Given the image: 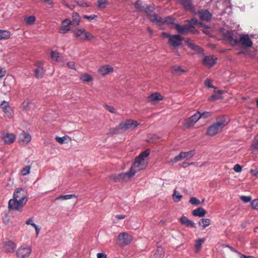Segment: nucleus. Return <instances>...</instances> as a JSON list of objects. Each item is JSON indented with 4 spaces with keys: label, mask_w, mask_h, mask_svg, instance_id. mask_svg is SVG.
<instances>
[{
    "label": "nucleus",
    "mask_w": 258,
    "mask_h": 258,
    "mask_svg": "<svg viewBox=\"0 0 258 258\" xmlns=\"http://www.w3.org/2000/svg\"><path fill=\"white\" fill-rule=\"evenodd\" d=\"M28 199L27 190L25 188L20 187L16 189L14 192L13 199L9 201V210H13L21 212Z\"/></svg>",
    "instance_id": "1"
},
{
    "label": "nucleus",
    "mask_w": 258,
    "mask_h": 258,
    "mask_svg": "<svg viewBox=\"0 0 258 258\" xmlns=\"http://www.w3.org/2000/svg\"><path fill=\"white\" fill-rule=\"evenodd\" d=\"M228 122L225 116H218L217 117L216 121L207 128L206 135L210 136L215 135L220 132Z\"/></svg>",
    "instance_id": "2"
},
{
    "label": "nucleus",
    "mask_w": 258,
    "mask_h": 258,
    "mask_svg": "<svg viewBox=\"0 0 258 258\" xmlns=\"http://www.w3.org/2000/svg\"><path fill=\"white\" fill-rule=\"evenodd\" d=\"M139 124L137 121L128 119L125 121L121 122L115 128H112L110 130V134H120L123 133L129 129L134 128Z\"/></svg>",
    "instance_id": "3"
},
{
    "label": "nucleus",
    "mask_w": 258,
    "mask_h": 258,
    "mask_svg": "<svg viewBox=\"0 0 258 258\" xmlns=\"http://www.w3.org/2000/svg\"><path fill=\"white\" fill-rule=\"evenodd\" d=\"M150 154V151L146 150L142 152L135 159V161L132 165V167L137 172L145 168V158L147 157Z\"/></svg>",
    "instance_id": "4"
},
{
    "label": "nucleus",
    "mask_w": 258,
    "mask_h": 258,
    "mask_svg": "<svg viewBox=\"0 0 258 258\" xmlns=\"http://www.w3.org/2000/svg\"><path fill=\"white\" fill-rule=\"evenodd\" d=\"M137 171L132 166L129 171L124 173H121L117 175H112L109 179L115 182L127 181L133 176Z\"/></svg>",
    "instance_id": "5"
},
{
    "label": "nucleus",
    "mask_w": 258,
    "mask_h": 258,
    "mask_svg": "<svg viewBox=\"0 0 258 258\" xmlns=\"http://www.w3.org/2000/svg\"><path fill=\"white\" fill-rule=\"evenodd\" d=\"M225 39L232 46L239 43V35L235 30H230L225 32L223 34Z\"/></svg>",
    "instance_id": "6"
},
{
    "label": "nucleus",
    "mask_w": 258,
    "mask_h": 258,
    "mask_svg": "<svg viewBox=\"0 0 258 258\" xmlns=\"http://www.w3.org/2000/svg\"><path fill=\"white\" fill-rule=\"evenodd\" d=\"M74 36L82 41H90L94 39V36L84 29H77L74 31Z\"/></svg>",
    "instance_id": "7"
},
{
    "label": "nucleus",
    "mask_w": 258,
    "mask_h": 258,
    "mask_svg": "<svg viewBox=\"0 0 258 258\" xmlns=\"http://www.w3.org/2000/svg\"><path fill=\"white\" fill-rule=\"evenodd\" d=\"M32 252L30 246L27 245H23L20 247L16 252L18 258H28Z\"/></svg>",
    "instance_id": "8"
},
{
    "label": "nucleus",
    "mask_w": 258,
    "mask_h": 258,
    "mask_svg": "<svg viewBox=\"0 0 258 258\" xmlns=\"http://www.w3.org/2000/svg\"><path fill=\"white\" fill-rule=\"evenodd\" d=\"M133 239L132 236L126 232L120 233L118 236L119 243L122 246L130 244Z\"/></svg>",
    "instance_id": "9"
},
{
    "label": "nucleus",
    "mask_w": 258,
    "mask_h": 258,
    "mask_svg": "<svg viewBox=\"0 0 258 258\" xmlns=\"http://www.w3.org/2000/svg\"><path fill=\"white\" fill-rule=\"evenodd\" d=\"M184 40V38L179 35H172L168 43L173 47H176L181 45L182 41Z\"/></svg>",
    "instance_id": "10"
},
{
    "label": "nucleus",
    "mask_w": 258,
    "mask_h": 258,
    "mask_svg": "<svg viewBox=\"0 0 258 258\" xmlns=\"http://www.w3.org/2000/svg\"><path fill=\"white\" fill-rule=\"evenodd\" d=\"M217 58L213 55H207L203 59L202 63L204 66L211 68L216 63Z\"/></svg>",
    "instance_id": "11"
},
{
    "label": "nucleus",
    "mask_w": 258,
    "mask_h": 258,
    "mask_svg": "<svg viewBox=\"0 0 258 258\" xmlns=\"http://www.w3.org/2000/svg\"><path fill=\"white\" fill-rule=\"evenodd\" d=\"M239 43L245 47L249 48L252 46V42L248 34H243L239 37Z\"/></svg>",
    "instance_id": "12"
},
{
    "label": "nucleus",
    "mask_w": 258,
    "mask_h": 258,
    "mask_svg": "<svg viewBox=\"0 0 258 258\" xmlns=\"http://www.w3.org/2000/svg\"><path fill=\"white\" fill-rule=\"evenodd\" d=\"M71 21L68 19H65L61 22V26L59 28V33L64 34L71 30L70 26L72 25Z\"/></svg>",
    "instance_id": "13"
},
{
    "label": "nucleus",
    "mask_w": 258,
    "mask_h": 258,
    "mask_svg": "<svg viewBox=\"0 0 258 258\" xmlns=\"http://www.w3.org/2000/svg\"><path fill=\"white\" fill-rule=\"evenodd\" d=\"M35 66L37 68L34 71V76L37 79H41L43 78L45 70L43 67V63L41 62H38L35 63Z\"/></svg>",
    "instance_id": "14"
},
{
    "label": "nucleus",
    "mask_w": 258,
    "mask_h": 258,
    "mask_svg": "<svg viewBox=\"0 0 258 258\" xmlns=\"http://www.w3.org/2000/svg\"><path fill=\"white\" fill-rule=\"evenodd\" d=\"M199 113L200 111H198L197 113H195L189 118H188L184 123V125L186 127H190L194 125L195 123H196L200 118Z\"/></svg>",
    "instance_id": "15"
},
{
    "label": "nucleus",
    "mask_w": 258,
    "mask_h": 258,
    "mask_svg": "<svg viewBox=\"0 0 258 258\" xmlns=\"http://www.w3.org/2000/svg\"><path fill=\"white\" fill-rule=\"evenodd\" d=\"M198 15L202 21H209L212 16V14L207 10H202L198 12Z\"/></svg>",
    "instance_id": "16"
},
{
    "label": "nucleus",
    "mask_w": 258,
    "mask_h": 258,
    "mask_svg": "<svg viewBox=\"0 0 258 258\" xmlns=\"http://www.w3.org/2000/svg\"><path fill=\"white\" fill-rule=\"evenodd\" d=\"M186 45L192 50L196 52L202 53L203 52V50L198 45H196L192 40H191L188 38L185 40Z\"/></svg>",
    "instance_id": "17"
},
{
    "label": "nucleus",
    "mask_w": 258,
    "mask_h": 258,
    "mask_svg": "<svg viewBox=\"0 0 258 258\" xmlns=\"http://www.w3.org/2000/svg\"><path fill=\"white\" fill-rule=\"evenodd\" d=\"M180 222L182 225L187 227L196 228V223L184 215L180 217Z\"/></svg>",
    "instance_id": "18"
},
{
    "label": "nucleus",
    "mask_w": 258,
    "mask_h": 258,
    "mask_svg": "<svg viewBox=\"0 0 258 258\" xmlns=\"http://www.w3.org/2000/svg\"><path fill=\"white\" fill-rule=\"evenodd\" d=\"M148 17L150 21L153 23L159 25L163 24V19L157 14H156L154 12H153V13H149Z\"/></svg>",
    "instance_id": "19"
},
{
    "label": "nucleus",
    "mask_w": 258,
    "mask_h": 258,
    "mask_svg": "<svg viewBox=\"0 0 258 258\" xmlns=\"http://www.w3.org/2000/svg\"><path fill=\"white\" fill-rule=\"evenodd\" d=\"M3 138L4 139V142L6 144H11L13 143L15 139L16 136L13 133H3Z\"/></svg>",
    "instance_id": "20"
},
{
    "label": "nucleus",
    "mask_w": 258,
    "mask_h": 258,
    "mask_svg": "<svg viewBox=\"0 0 258 258\" xmlns=\"http://www.w3.org/2000/svg\"><path fill=\"white\" fill-rule=\"evenodd\" d=\"M1 107L3 111L9 117H12V109L9 105L8 102L3 101L1 104Z\"/></svg>",
    "instance_id": "21"
},
{
    "label": "nucleus",
    "mask_w": 258,
    "mask_h": 258,
    "mask_svg": "<svg viewBox=\"0 0 258 258\" xmlns=\"http://www.w3.org/2000/svg\"><path fill=\"white\" fill-rule=\"evenodd\" d=\"M16 248V245L12 241H9L5 242L4 246V250L7 252H13Z\"/></svg>",
    "instance_id": "22"
},
{
    "label": "nucleus",
    "mask_w": 258,
    "mask_h": 258,
    "mask_svg": "<svg viewBox=\"0 0 258 258\" xmlns=\"http://www.w3.org/2000/svg\"><path fill=\"white\" fill-rule=\"evenodd\" d=\"M174 28L180 34H185L190 30V26L188 24L181 26L178 24H174Z\"/></svg>",
    "instance_id": "23"
},
{
    "label": "nucleus",
    "mask_w": 258,
    "mask_h": 258,
    "mask_svg": "<svg viewBox=\"0 0 258 258\" xmlns=\"http://www.w3.org/2000/svg\"><path fill=\"white\" fill-rule=\"evenodd\" d=\"M113 71V68L109 65L102 66L98 70L99 73L103 76Z\"/></svg>",
    "instance_id": "24"
},
{
    "label": "nucleus",
    "mask_w": 258,
    "mask_h": 258,
    "mask_svg": "<svg viewBox=\"0 0 258 258\" xmlns=\"http://www.w3.org/2000/svg\"><path fill=\"white\" fill-rule=\"evenodd\" d=\"M206 213V211L202 207L198 208L192 211V215L195 217H203Z\"/></svg>",
    "instance_id": "25"
},
{
    "label": "nucleus",
    "mask_w": 258,
    "mask_h": 258,
    "mask_svg": "<svg viewBox=\"0 0 258 258\" xmlns=\"http://www.w3.org/2000/svg\"><path fill=\"white\" fill-rule=\"evenodd\" d=\"M149 98L152 102H158L163 100V97L158 93H154L149 97Z\"/></svg>",
    "instance_id": "26"
},
{
    "label": "nucleus",
    "mask_w": 258,
    "mask_h": 258,
    "mask_svg": "<svg viewBox=\"0 0 258 258\" xmlns=\"http://www.w3.org/2000/svg\"><path fill=\"white\" fill-rule=\"evenodd\" d=\"M11 35V32L8 30H0V40L8 39Z\"/></svg>",
    "instance_id": "27"
},
{
    "label": "nucleus",
    "mask_w": 258,
    "mask_h": 258,
    "mask_svg": "<svg viewBox=\"0 0 258 258\" xmlns=\"http://www.w3.org/2000/svg\"><path fill=\"white\" fill-rule=\"evenodd\" d=\"M20 138L23 142L28 144L31 141V137L29 134L24 132L20 135Z\"/></svg>",
    "instance_id": "28"
},
{
    "label": "nucleus",
    "mask_w": 258,
    "mask_h": 258,
    "mask_svg": "<svg viewBox=\"0 0 258 258\" xmlns=\"http://www.w3.org/2000/svg\"><path fill=\"white\" fill-rule=\"evenodd\" d=\"M179 2L186 10H191L193 8L190 0H179Z\"/></svg>",
    "instance_id": "29"
},
{
    "label": "nucleus",
    "mask_w": 258,
    "mask_h": 258,
    "mask_svg": "<svg viewBox=\"0 0 258 258\" xmlns=\"http://www.w3.org/2000/svg\"><path fill=\"white\" fill-rule=\"evenodd\" d=\"M51 57L53 60L58 62L61 61L60 53L57 51H52L51 52Z\"/></svg>",
    "instance_id": "30"
},
{
    "label": "nucleus",
    "mask_w": 258,
    "mask_h": 258,
    "mask_svg": "<svg viewBox=\"0 0 258 258\" xmlns=\"http://www.w3.org/2000/svg\"><path fill=\"white\" fill-rule=\"evenodd\" d=\"M211 223L210 219L208 218H203L199 221V224L204 228L209 226Z\"/></svg>",
    "instance_id": "31"
},
{
    "label": "nucleus",
    "mask_w": 258,
    "mask_h": 258,
    "mask_svg": "<svg viewBox=\"0 0 258 258\" xmlns=\"http://www.w3.org/2000/svg\"><path fill=\"white\" fill-rule=\"evenodd\" d=\"M181 155L183 159H188L191 158L195 154V150H190L188 152H181Z\"/></svg>",
    "instance_id": "32"
},
{
    "label": "nucleus",
    "mask_w": 258,
    "mask_h": 258,
    "mask_svg": "<svg viewBox=\"0 0 258 258\" xmlns=\"http://www.w3.org/2000/svg\"><path fill=\"white\" fill-rule=\"evenodd\" d=\"M73 198H76L75 195L70 194V195H60L55 198V201L67 200L71 199Z\"/></svg>",
    "instance_id": "33"
},
{
    "label": "nucleus",
    "mask_w": 258,
    "mask_h": 258,
    "mask_svg": "<svg viewBox=\"0 0 258 258\" xmlns=\"http://www.w3.org/2000/svg\"><path fill=\"white\" fill-rule=\"evenodd\" d=\"M172 198L174 202H179L182 199V196L176 190H174L172 195Z\"/></svg>",
    "instance_id": "34"
},
{
    "label": "nucleus",
    "mask_w": 258,
    "mask_h": 258,
    "mask_svg": "<svg viewBox=\"0 0 258 258\" xmlns=\"http://www.w3.org/2000/svg\"><path fill=\"white\" fill-rule=\"evenodd\" d=\"M72 25L74 26H78L80 24V16L77 13H75L73 15V21H71Z\"/></svg>",
    "instance_id": "35"
},
{
    "label": "nucleus",
    "mask_w": 258,
    "mask_h": 258,
    "mask_svg": "<svg viewBox=\"0 0 258 258\" xmlns=\"http://www.w3.org/2000/svg\"><path fill=\"white\" fill-rule=\"evenodd\" d=\"M204 242H205L204 238H199L196 241L195 247V248L197 252L199 251L201 249L202 244Z\"/></svg>",
    "instance_id": "36"
},
{
    "label": "nucleus",
    "mask_w": 258,
    "mask_h": 258,
    "mask_svg": "<svg viewBox=\"0 0 258 258\" xmlns=\"http://www.w3.org/2000/svg\"><path fill=\"white\" fill-rule=\"evenodd\" d=\"M80 79L83 82H89L92 80V76L88 74H84L80 77Z\"/></svg>",
    "instance_id": "37"
},
{
    "label": "nucleus",
    "mask_w": 258,
    "mask_h": 258,
    "mask_svg": "<svg viewBox=\"0 0 258 258\" xmlns=\"http://www.w3.org/2000/svg\"><path fill=\"white\" fill-rule=\"evenodd\" d=\"M35 20L36 18L33 16H29L25 19V23L27 25H31L35 23Z\"/></svg>",
    "instance_id": "38"
},
{
    "label": "nucleus",
    "mask_w": 258,
    "mask_h": 258,
    "mask_svg": "<svg viewBox=\"0 0 258 258\" xmlns=\"http://www.w3.org/2000/svg\"><path fill=\"white\" fill-rule=\"evenodd\" d=\"M154 10V8L152 6L146 5L145 6H144V10L143 11L147 13L148 16L149 13H153Z\"/></svg>",
    "instance_id": "39"
},
{
    "label": "nucleus",
    "mask_w": 258,
    "mask_h": 258,
    "mask_svg": "<svg viewBox=\"0 0 258 258\" xmlns=\"http://www.w3.org/2000/svg\"><path fill=\"white\" fill-rule=\"evenodd\" d=\"M212 112H208V111H205L203 112H200L199 113V115L200 116V118H207L209 117H210L212 115Z\"/></svg>",
    "instance_id": "40"
},
{
    "label": "nucleus",
    "mask_w": 258,
    "mask_h": 258,
    "mask_svg": "<svg viewBox=\"0 0 258 258\" xmlns=\"http://www.w3.org/2000/svg\"><path fill=\"white\" fill-rule=\"evenodd\" d=\"M69 138L68 136H63L62 137H57L56 136L55 137V140L56 141V142H57L58 143L60 144H62L63 143H66V140Z\"/></svg>",
    "instance_id": "41"
},
{
    "label": "nucleus",
    "mask_w": 258,
    "mask_h": 258,
    "mask_svg": "<svg viewBox=\"0 0 258 258\" xmlns=\"http://www.w3.org/2000/svg\"><path fill=\"white\" fill-rule=\"evenodd\" d=\"M31 166H26L24 167L21 170V174L23 176H25L30 173V172Z\"/></svg>",
    "instance_id": "42"
},
{
    "label": "nucleus",
    "mask_w": 258,
    "mask_h": 258,
    "mask_svg": "<svg viewBox=\"0 0 258 258\" xmlns=\"http://www.w3.org/2000/svg\"><path fill=\"white\" fill-rule=\"evenodd\" d=\"M174 19L171 16H168L165 18L163 23H165L167 24H173L174 25Z\"/></svg>",
    "instance_id": "43"
},
{
    "label": "nucleus",
    "mask_w": 258,
    "mask_h": 258,
    "mask_svg": "<svg viewBox=\"0 0 258 258\" xmlns=\"http://www.w3.org/2000/svg\"><path fill=\"white\" fill-rule=\"evenodd\" d=\"M144 6H145V5L143 6L142 2L139 0L137 1L135 4L136 8L141 11H143L144 10Z\"/></svg>",
    "instance_id": "44"
},
{
    "label": "nucleus",
    "mask_w": 258,
    "mask_h": 258,
    "mask_svg": "<svg viewBox=\"0 0 258 258\" xmlns=\"http://www.w3.org/2000/svg\"><path fill=\"white\" fill-rule=\"evenodd\" d=\"M188 25L190 26V29L194 25L198 23V20L196 18H192L188 21Z\"/></svg>",
    "instance_id": "45"
},
{
    "label": "nucleus",
    "mask_w": 258,
    "mask_h": 258,
    "mask_svg": "<svg viewBox=\"0 0 258 258\" xmlns=\"http://www.w3.org/2000/svg\"><path fill=\"white\" fill-rule=\"evenodd\" d=\"M174 71L175 73H176V74H177L178 75H181L182 74V73H184L185 72V71H184V70H183L179 66H178V67H175L174 68Z\"/></svg>",
    "instance_id": "46"
},
{
    "label": "nucleus",
    "mask_w": 258,
    "mask_h": 258,
    "mask_svg": "<svg viewBox=\"0 0 258 258\" xmlns=\"http://www.w3.org/2000/svg\"><path fill=\"white\" fill-rule=\"evenodd\" d=\"M106 5V0H98V6L101 9H104Z\"/></svg>",
    "instance_id": "47"
},
{
    "label": "nucleus",
    "mask_w": 258,
    "mask_h": 258,
    "mask_svg": "<svg viewBox=\"0 0 258 258\" xmlns=\"http://www.w3.org/2000/svg\"><path fill=\"white\" fill-rule=\"evenodd\" d=\"M189 202L194 205H198L200 204V201L196 197L190 198Z\"/></svg>",
    "instance_id": "48"
},
{
    "label": "nucleus",
    "mask_w": 258,
    "mask_h": 258,
    "mask_svg": "<svg viewBox=\"0 0 258 258\" xmlns=\"http://www.w3.org/2000/svg\"><path fill=\"white\" fill-rule=\"evenodd\" d=\"M240 199L245 203H247L251 200V197L250 196H241Z\"/></svg>",
    "instance_id": "49"
},
{
    "label": "nucleus",
    "mask_w": 258,
    "mask_h": 258,
    "mask_svg": "<svg viewBox=\"0 0 258 258\" xmlns=\"http://www.w3.org/2000/svg\"><path fill=\"white\" fill-rule=\"evenodd\" d=\"M251 206L253 209L258 210V199L253 200L251 203Z\"/></svg>",
    "instance_id": "50"
},
{
    "label": "nucleus",
    "mask_w": 258,
    "mask_h": 258,
    "mask_svg": "<svg viewBox=\"0 0 258 258\" xmlns=\"http://www.w3.org/2000/svg\"><path fill=\"white\" fill-rule=\"evenodd\" d=\"M104 106H105V108L108 111L111 112V113H114V114H116V111H115V109L112 106L108 105L107 104H105Z\"/></svg>",
    "instance_id": "51"
},
{
    "label": "nucleus",
    "mask_w": 258,
    "mask_h": 258,
    "mask_svg": "<svg viewBox=\"0 0 258 258\" xmlns=\"http://www.w3.org/2000/svg\"><path fill=\"white\" fill-rule=\"evenodd\" d=\"M252 147L256 150H258V135L255 137L252 143Z\"/></svg>",
    "instance_id": "52"
},
{
    "label": "nucleus",
    "mask_w": 258,
    "mask_h": 258,
    "mask_svg": "<svg viewBox=\"0 0 258 258\" xmlns=\"http://www.w3.org/2000/svg\"><path fill=\"white\" fill-rule=\"evenodd\" d=\"M82 17H83V18L87 19L89 21H92V20H94L95 18H97V16L95 15H90V16H88V15H83Z\"/></svg>",
    "instance_id": "53"
},
{
    "label": "nucleus",
    "mask_w": 258,
    "mask_h": 258,
    "mask_svg": "<svg viewBox=\"0 0 258 258\" xmlns=\"http://www.w3.org/2000/svg\"><path fill=\"white\" fill-rule=\"evenodd\" d=\"M30 104V101L28 100L24 101L22 105L23 109L25 110H27L29 108V105Z\"/></svg>",
    "instance_id": "54"
},
{
    "label": "nucleus",
    "mask_w": 258,
    "mask_h": 258,
    "mask_svg": "<svg viewBox=\"0 0 258 258\" xmlns=\"http://www.w3.org/2000/svg\"><path fill=\"white\" fill-rule=\"evenodd\" d=\"M182 159V156L181 155V153H180L178 155L175 156L173 160H171V162L175 163Z\"/></svg>",
    "instance_id": "55"
},
{
    "label": "nucleus",
    "mask_w": 258,
    "mask_h": 258,
    "mask_svg": "<svg viewBox=\"0 0 258 258\" xmlns=\"http://www.w3.org/2000/svg\"><path fill=\"white\" fill-rule=\"evenodd\" d=\"M205 85L206 87H207L208 88H213V86L212 83V82L209 79H207L206 80V81L205 82Z\"/></svg>",
    "instance_id": "56"
},
{
    "label": "nucleus",
    "mask_w": 258,
    "mask_h": 258,
    "mask_svg": "<svg viewBox=\"0 0 258 258\" xmlns=\"http://www.w3.org/2000/svg\"><path fill=\"white\" fill-rule=\"evenodd\" d=\"M76 2L78 5L82 7H88L89 5L85 2H83L81 1L76 0Z\"/></svg>",
    "instance_id": "57"
},
{
    "label": "nucleus",
    "mask_w": 258,
    "mask_h": 258,
    "mask_svg": "<svg viewBox=\"0 0 258 258\" xmlns=\"http://www.w3.org/2000/svg\"><path fill=\"white\" fill-rule=\"evenodd\" d=\"M233 169L236 172H240L242 170V167L237 164L234 166Z\"/></svg>",
    "instance_id": "58"
},
{
    "label": "nucleus",
    "mask_w": 258,
    "mask_h": 258,
    "mask_svg": "<svg viewBox=\"0 0 258 258\" xmlns=\"http://www.w3.org/2000/svg\"><path fill=\"white\" fill-rule=\"evenodd\" d=\"M67 66L72 69L76 70L75 63L74 61H69L67 63Z\"/></svg>",
    "instance_id": "59"
},
{
    "label": "nucleus",
    "mask_w": 258,
    "mask_h": 258,
    "mask_svg": "<svg viewBox=\"0 0 258 258\" xmlns=\"http://www.w3.org/2000/svg\"><path fill=\"white\" fill-rule=\"evenodd\" d=\"M221 97L219 95H212L209 98L210 100L214 101L218 99H220Z\"/></svg>",
    "instance_id": "60"
},
{
    "label": "nucleus",
    "mask_w": 258,
    "mask_h": 258,
    "mask_svg": "<svg viewBox=\"0 0 258 258\" xmlns=\"http://www.w3.org/2000/svg\"><path fill=\"white\" fill-rule=\"evenodd\" d=\"M161 35L163 37L168 38V40H169V38H170V37L172 35H171V34H170L169 33H166V32H162V34H161Z\"/></svg>",
    "instance_id": "61"
},
{
    "label": "nucleus",
    "mask_w": 258,
    "mask_h": 258,
    "mask_svg": "<svg viewBox=\"0 0 258 258\" xmlns=\"http://www.w3.org/2000/svg\"><path fill=\"white\" fill-rule=\"evenodd\" d=\"M106 254L104 253H98L97 254V258H106Z\"/></svg>",
    "instance_id": "62"
},
{
    "label": "nucleus",
    "mask_w": 258,
    "mask_h": 258,
    "mask_svg": "<svg viewBox=\"0 0 258 258\" xmlns=\"http://www.w3.org/2000/svg\"><path fill=\"white\" fill-rule=\"evenodd\" d=\"M33 219L32 218H29L26 221V224L28 225H31L33 223Z\"/></svg>",
    "instance_id": "63"
},
{
    "label": "nucleus",
    "mask_w": 258,
    "mask_h": 258,
    "mask_svg": "<svg viewBox=\"0 0 258 258\" xmlns=\"http://www.w3.org/2000/svg\"><path fill=\"white\" fill-rule=\"evenodd\" d=\"M238 254L240 255V258H254L252 256H246L240 253H238Z\"/></svg>",
    "instance_id": "64"
}]
</instances>
